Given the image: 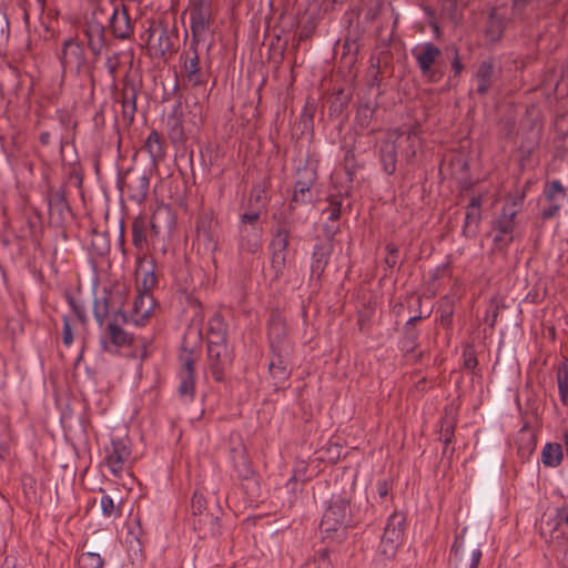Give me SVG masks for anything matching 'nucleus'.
Listing matches in <instances>:
<instances>
[{
  "label": "nucleus",
  "mask_w": 568,
  "mask_h": 568,
  "mask_svg": "<svg viewBox=\"0 0 568 568\" xmlns=\"http://www.w3.org/2000/svg\"><path fill=\"white\" fill-rule=\"evenodd\" d=\"M420 148V138L417 129L408 131L394 129L387 132L378 149L379 162L383 171L392 175L397 169V153L400 151L407 165L412 164Z\"/></svg>",
  "instance_id": "obj_1"
},
{
  "label": "nucleus",
  "mask_w": 568,
  "mask_h": 568,
  "mask_svg": "<svg viewBox=\"0 0 568 568\" xmlns=\"http://www.w3.org/2000/svg\"><path fill=\"white\" fill-rule=\"evenodd\" d=\"M349 503V498L344 496H334L331 499L320 525L324 539L342 542L346 538L347 528L355 525Z\"/></svg>",
  "instance_id": "obj_2"
},
{
  "label": "nucleus",
  "mask_w": 568,
  "mask_h": 568,
  "mask_svg": "<svg viewBox=\"0 0 568 568\" xmlns=\"http://www.w3.org/2000/svg\"><path fill=\"white\" fill-rule=\"evenodd\" d=\"M484 536L476 535L465 527L456 537L452 547L449 565L453 568H477L481 558V544Z\"/></svg>",
  "instance_id": "obj_3"
},
{
  "label": "nucleus",
  "mask_w": 568,
  "mask_h": 568,
  "mask_svg": "<svg viewBox=\"0 0 568 568\" xmlns=\"http://www.w3.org/2000/svg\"><path fill=\"white\" fill-rule=\"evenodd\" d=\"M173 224V216L168 206L158 207L150 221L139 215L132 222V242L135 248L143 252L148 246V226L154 236H158L163 230H170Z\"/></svg>",
  "instance_id": "obj_4"
},
{
  "label": "nucleus",
  "mask_w": 568,
  "mask_h": 568,
  "mask_svg": "<svg viewBox=\"0 0 568 568\" xmlns=\"http://www.w3.org/2000/svg\"><path fill=\"white\" fill-rule=\"evenodd\" d=\"M422 77L428 83H438L445 74L446 64L442 50L433 42H425L412 49Z\"/></svg>",
  "instance_id": "obj_5"
},
{
  "label": "nucleus",
  "mask_w": 568,
  "mask_h": 568,
  "mask_svg": "<svg viewBox=\"0 0 568 568\" xmlns=\"http://www.w3.org/2000/svg\"><path fill=\"white\" fill-rule=\"evenodd\" d=\"M406 518L402 513H393L384 528L377 549L384 559H393L403 542Z\"/></svg>",
  "instance_id": "obj_6"
},
{
  "label": "nucleus",
  "mask_w": 568,
  "mask_h": 568,
  "mask_svg": "<svg viewBox=\"0 0 568 568\" xmlns=\"http://www.w3.org/2000/svg\"><path fill=\"white\" fill-rule=\"evenodd\" d=\"M118 186L122 193H126L130 201L143 203L149 194V174L140 168H129L118 180Z\"/></svg>",
  "instance_id": "obj_7"
},
{
  "label": "nucleus",
  "mask_w": 568,
  "mask_h": 568,
  "mask_svg": "<svg viewBox=\"0 0 568 568\" xmlns=\"http://www.w3.org/2000/svg\"><path fill=\"white\" fill-rule=\"evenodd\" d=\"M129 322V317L122 308H118L113 313V318L105 326V333L100 337L103 352L112 353L113 347H123L134 343V338L121 326Z\"/></svg>",
  "instance_id": "obj_8"
},
{
  "label": "nucleus",
  "mask_w": 568,
  "mask_h": 568,
  "mask_svg": "<svg viewBox=\"0 0 568 568\" xmlns=\"http://www.w3.org/2000/svg\"><path fill=\"white\" fill-rule=\"evenodd\" d=\"M568 529V510L562 506L557 508V515L542 521L540 534L552 545L557 555H566L568 550L566 531Z\"/></svg>",
  "instance_id": "obj_9"
},
{
  "label": "nucleus",
  "mask_w": 568,
  "mask_h": 568,
  "mask_svg": "<svg viewBox=\"0 0 568 568\" xmlns=\"http://www.w3.org/2000/svg\"><path fill=\"white\" fill-rule=\"evenodd\" d=\"M316 181L317 172L314 168L304 165L296 170V181L288 204V210L291 212L295 209V205H304L313 202V189Z\"/></svg>",
  "instance_id": "obj_10"
},
{
  "label": "nucleus",
  "mask_w": 568,
  "mask_h": 568,
  "mask_svg": "<svg viewBox=\"0 0 568 568\" xmlns=\"http://www.w3.org/2000/svg\"><path fill=\"white\" fill-rule=\"evenodd\" d=\"M219 222L212 210H202L195 221V240L206 252L213 253L217 248Z\"/></svg>",
  "instance_id": "obj_11"
},
{
  "label": "nucleus",
  "mask_w": 568,
  "mask_h": 568,
  "mask_svg": "<svg viewBox=\"0 0 568 568\" xmlns=\"http://www.w3.org/2000/svg\"><path fill=\"white\" fill-rule=\"evenodd\" d=\"M280 224H282V226L277 229L271 241V270L274 273L273 281H277L284 274L286 252L290 244V231L285 226L287 221L283 219L280 221Z\"/></svg>",
  "instance_id": "obj_12"
},
{
  "label": "nucleus",
  "mask_w": 568,
  "mask_h": 568,
  "mask_svg": "<svg viewBox=\"0 0 568 568\" xmlns=\"http://www.w3.org/2000/svg\"><path fill=\"white\" fill-rule=\"evenodd\" d=\"M59 60L63 73L80 74L89 69L83 45L71 38L64 40Z\"/></svg>",
  "instance_id": "obj_13"
},
{
  "label": "nucleus",
  "mask_w": 568,
  "mask_h": 568,
  "mask_svg": "<svg viewBox=\"0 0 568 568\" xmlns=\"http://www.w3.org/2000/svg\"><path fill=\"white\" fill-rule=\"evenodd\" d=\"M200 39L201 38L192 37L189 48L181 54L184 75L187 82L193 87L202 85L207 80L205 72L200 68V57L197 52Z\"/></svg>",
  "instance_id": "obj_14"
},
{
  "label": "nucleus",
  "mask_w": 568,
  "mask_h": 568,
  "mask_svg": "<svg viewBox=\"0 0 568 568\" xmlns=\"http://www.w3.org/2000/svg\"><path fill=\"white\" fill-rule=\"evenodd\" d=\"M108 27L116 39L125 40L133 34L134 26L130 18L129 9L122 0H114L112 2V13L109 18Z\"/></svg>",
  "instance_id": "obj_15"
},
{
  "label": "nucleus",
  "mask_w": 568,
  "mask_h": 568,
  "mask_svg": "<svg viewBox=\"0 0 568 568\" xmlns=\"http://www.w3.org/2000/svg\"><path fill=\"white\" fill-rule=\"evenodd\" d=\"M148 44L155 57L163 58L172 52L174 47V34L162 22L152 23L148 30Z\"/></svg>",
  "instance_id": "obj_16"
},
{
  "label": "nucleus",
  "mask_w": 568,
  "mask_h": 568,
  "mask_svg": "<svg viewBox=\"0 0 568 568\" xmlns=\"http://www.w3.org/2000/svg\"><path fill=\"white\" fill-rule=\"evenodd\" d=\"M212 4L207 0H192L190 7V28L194 38H201L209 29L212 19Z\"/></svg>",
  "instance_id": "obj_17"
},
{
  "label": "nucleus",
  "mask_w": 568,
  "mask_h": 568,
  "mask_svg": "<svg viewBox=\"0 0 568 568\" xmlns=\"http://www.w3.org/2000/svg\"><path fill=\"white\" fill-rule=\"evenodd\" d=\"M141 85L128 75L123 80V85L120 91V98L118 101L122 105V121L125 125H131L134 121L136 112V99L140 92Z\"/></svg>",
  "instance_id": "obj_18"
},
{
  "label": "nucleus",
  "mask_w": 568,
  "mask_h": 568,
  "mask_svg": "<svg viewBox=\"0 0 568 568\" xmlns=\"http://www.w3.org/2000/svg\"><path fill=\"white\" fill-rule=\"evenodd\" d=\"M233 466L241 480V485L245 493L254 496L258 490V484L254 478V470L251 467L250 459L244 450H232Z\"/></svg>",
  "instance_id": "obj_19"
},
{
  "label": "nucleus",
  "mask_w": 568,
  "mask_h": 568,
  "mask_svg": "<svg viewBox=\"0 0 568 568\" xmlns=\"http://www.w3.org/2000/svg\"><path fill=\"white\" fill-rule=\"evenodd\" d=\"M104 462L114 476H120L123 471L125 462L131 455V450L123 439H112L110 445L104 448Z\"/></svg>",
  "instance_id": "obj_20"
},
{
  "label": "nucleus",
  "mask_w": 568,
  "mask_h": 568,
  "mask_svg": "<svg viewBox=\"0 0 568 568\" xmlns=\"http://www.w3.org/2000/svg\"><path fill=\"white\" fill-rule=\"evenodd\" d=\"M232 363V352L229 346H210L207 347V364L212 377L215 382L224 381L225 369Z\"/></svg>",
  "instance_id": "obj_21"
},
{
  "label": "nucleus",
  "mask_w": 568,
  "mask_h": 568,
  "mask_svg": "<svg viewBox=\"0 0 568 568\" xmlns=\"http://www.w3.org/2000/svg\"><path fill=\"white\" fill-rule=\"evenodd\" d=\"M135 278L138 291L151 293L155 287V264L151 256L144 254L136 257Z\"/></svg>",
  "instance_id": "obj_22"
},
{
  "label": "nucleus",
  "mask_w": 568,
  "mask_h": 568,
  "mask_svg": "<svg viewBox=\"0 0 568 568\" xmlns=\"http://www.w3.org/2000/svg\"><path fill=\"white\" fill-rule=\"evenodd\" d=\"M506 28V14L499 8H493L483 26V34L487 45L499 42Z\"/></svg>",
  "instance_id": "obj_23"
},
{
  "label": "nucleus",
  "mask_w": 568,
  "mask_h": 568,
  "mask_svg": "<svg viewBox=\"0 0 568 568\" xmlns=\"http://www.w3.org/2000/svg\"><path fill=\"white\" fill-rule=\"evenodd\" d=\"M291 352H272L268 364V372L273 379L274 389L278 390L290 379L291 368L288 367V356Z\"/></svg>",
  "instance_id": "obj_24"
},
{
  "label": "nucleus",
  "mask_w": 568,
  "mask_h": 568,
  "mask_svg": "<svg viewBox=\"0 0 568 568\" xmlns=\"http://www.w3.org/2000/svg\"><path fill=\"white\" fill-rule=\"evenodd\" d=\"M268 342L271 352H291L292 346L286 336V325L278 315H272L268 322Z\"/></svg>",
  "instance_id": "obj_25"
},
{
  "label": "nucleus",
  "mask_w": 568,
  "mask_h": 568,
  "mask_svg": "<svg viewBox=\"0 0 568 568\" xmlns=\"http://www.w3.org/2000/svg\"><path fill=\"white\" fill-rule=\"evenodd\" d=\"M517 214L518 210L516 202L505 204L500 213L491 221L493 232H498L508 236L513 235L517 226Z\"/></svg>",
  "instance_id": "obj_26"
},
{
  "label": "nucleus",
  "mask_w": 568,
  "mask_h": 568,
  "mask_svg": "<svg viewBox=\"0 0 568 568\" xmlns=\"http://www.w3.org/2000/svg\"><path fill=\"white\" fill-rule=\"evenodd\" d=\"M481 196H473L466 206L465 222L462 230L463 236L474 239L478 234L481 221Z\"/></svg>",
  "instance_id": "obj_27"
},
{
  "label": "nucleus",
  "mask_w": 568,
  "mask_h": 568,
  "mask_svg": "<svg viewBox=\"0 0 568 568\" xmlns=\"http://www.w3.org/2000/svg\"><path fill=\"white\" fill-rule=\"evenodd\" d=\"M262 246V227L243 226L239 229V250L242 254H255Z\"/></svg>",
  "instance_id": "obj_28"
},
{
  "label": "nucleus",
  "mask_w": 568,
  "mask_h": 568,
  "mask_svg": "<svg viewBox=\"0 0 568 568\" xmlns=\"http://www.w3.org/2000/svg\"><path fill=\"white\" fill-rule=\"evenodd\" d=\"M85 36L91 52L95 57L100 55L103 48L106 45V38L105 28L95 19V12L93 17L87 21Z\"/></svg>",
  "instance_id": "obj_29"
},
{
  "label": "nucleus",
  "mask_w": 568,
  "mask_h": 568,
  "mask_svg": "<svg viewBox=\"0 0 568 568\" xmlns=\"http://www.w3.org/2000/svg\"><path fill=\"white\" fill-rule=\"evenodd\" d=\"M133 302V310L130 314L129 321L136 326H142L149 318L153 308L154 300L151 293L138 291Z\"/></svg>",
  "instance_id": "obj_30"
},
{
  "label": "nucleus",
  "mask_w": 568,
  "mask_h": 568,
  "mask_svg": "<svg viewBox=\"0 0 568 568\" xmlns=\"http://www.w3.org/2000/svg\"><path fill=\"white\" fill-rule=\"evenodd\" d=\"M48 206L51 219H55L59 222L65 220V216L70 214V206L65 197V190L63 187L58 190H49Z\"/></svg>",
  "instance_id": "obj_31"
},
{
  "label": "nucleus",
  "mask_w": 568,
  "mask_h": 568,
  "mask_svg": "<svg viewBox=\"0 0 568 568\" xmlns=\"http://www.w3.org/2000/svg\"><path fill=\"white\" fill-rule=\"evenodd\" d=\"M333 248L334 245L329 242L318 243L314 246L311 263V273L313 276L321 278L329 262Z\"/></svg>",
  "instance_id": "obj_32"
},
{
  "label": "nucleus",
  "mask_w": 568,
  "mask_h": 568,
  "mask_svg": "<svg viewBox=\"0 0 568 568\" xmlns=\"http://www.w3.org/2000/svg\"><path fill=\"white\" fill-rule=\"evenodd\" d=\"M142 150L150 155L152 165L156 168L165 158V141L158 131L152 130L143 143Z\"/></svg>",
  "instance_id": "obj_33"
},
{
  "label": "nucleus",
  "mask_w": 568,
  "mask_h": 568,
  "mask_svg": "<svg viewBox=\"0 0 568 568\" xmlns=\"http://www.w3.org/2000/svg\"><path fill=\"white\" fill-rule=\"evenodd\" d=\"M192 525L202 538L209 536H216L220 534V518L217 515L207 511L195 516L192 519Z\"/></svg>",
  "instance_id": "obj_34"
},
{
  "label": "nucleus",
  "mask_w": 568,
  "mask_h": 568,
  "mask_svg": "<svg viewBox=\"0 0 568 568\" xmlns=\"http://www.w3.org/2000/svg\"><path fill=\"white\" fill-rule=\"evenodd\" d=\"M118 308L113 307V296L111 293L104 291L101 296H97L93 302V315L99 326H103L106 317L111 316L113 318V313Z\"/></svg>",
  "instance_id": "obj_35"
},
{
  "label": "nucleus",
  "mask_w": 568,
  "mask_h": 568,
  "mask_svg": "<svg viewBox=\"0 0 568 568\" xmlns=\"http://www.w3.org/2000/svg\"><path fill=\"white\" fill-rule=\"evenodd\" d=\"M495 64L491 59L483 61L476 71L475 79L477 81V93L487 94L494 82Z\"/></svg>",
  "instance_id": "obj_36"
},
{
  "label": "nucleus",
  "mask_w": 568,
  "mask_h": 568,
  "mask_svg": "<svg viewBox=\"0 0 568 568\" xmlns=\"http://www.w3.org/2000/svg\"><path fill=\"white\" fill-rule=\"evenodd\" d=\"M517 450L523 459H528L536 449L537 437L532 429L528 425H524L519 430L517 437Z\"/></svg>",
  "instance_id": "obj_37"
},
{
  "label": "nucleus",
  "mask_w": 568,
  "mask_h": 568,
  "mask_svg": "<svg viewBox=\"0 0 568 568\" xmlns=\"http://www.w3.org/2000/svg\"><path fill=\"white\" fill-rule=\"evenodd\" d=\"M564 458L562 447L558 443H548L541 452V462L545 466L557 467Z\"/></svg>",
  "instance_id": "obj_38"
},
{
  "label": "nucleus",
  "mask_w": 568,
  "mask_h": 568,
  "mask_svg": "<svg viewBox=\"0 0 568 568\" xmlns=\"http://www.w3.org/2000/svg\"><path fill=\"white\" fill-rule=\"evenodd\" d=\"M351 101V94L346 93L344 89H338L333 93L328 106L329 116L337 118L347 108Z\"/></svg>",
  "instance_id": "obj_39"
},
{
  "label": "nucleus",
  "mask_w": 568,
  "mask_h": 568,
  "mask_svg": "<svg viewBox=\"0 0 568 568\" xmlns=\"http://www.w3.org/2000/svg\"><path fill=\"white\" fill-rule=\"evenodd\" d=\"M404 336L400 341L402 351L405 353H413L418 346L419 332L416 328H409V326L403 327Z\"/></svg>",
  "instance_id": "obj_40"
},
{
  "label": "nucleus",
  "mask_w": 568,
  "mask_h": 568,
  "mask_svg": "<svg viewBox=\"0 0 568 568\" xmlns=\"http://www.w3.org/2000/svg\"><path fill=\"white\" fill-rule=\"evenodd\" d=\"M267 192L264 187L257 185L251 191L248 199L250 209H257L260 211L266 210L267 206Z\"/></svg>",
  "instance_id": "obj_41"
},
{
  "label": "nucleus",
  "mask_w": 568,
  "mask_h": 568,
  "mask_svg": "<svg viewBox=\"0 0 568 568\" xmlns=\"http://www.w3.org/2000/svg\"><path fill=\"white\" fill-rule=\"evenodd\" d=\"M178 390L180 396L193 399L195 392V375H191L190 373H180V385Z\"/></svg>",
  "instance_id": "obj_42"
},
{
  "label": "nucleus",
  "mask_w": 568,
  "mask_h": 568,
  "mask_svg": "<svg viewBox=\"0 0 568 568\" xmlns=\"http://www.w3.org/2000/svg\"><path fill=\"white\" fill-rule=\"evenodd\" d=\"M375 109L368 102L361 104L357 108L355 122L361 129H367L374 116Z\"/></svg>",
  "instance_id": "obj_43"
},
{
  "label": "nucleus",
  "mask_w": 568,
  "mask_h": 568,
  "mask_svg": "<svg viewBox=\"0 0 568 568\" xmlns=\"http://www.w3.org/2000/svg\"><path fill=\"white\" fill-rule=\"evenodd\" d=\"M439 323L448 328L453 323L454 303L448 297H444L438 307Z\"/></svg>",
  "instance_id": "obj_44"
},
{
  "label": "nucleus",
  "mask_w": 568,
  "mask_h": 568,
  "mask_svg": "<svg viewBox=\"0 0 568 568\" xmlns=\"http://www.w3.org/2000/svg\"><path fill=\"white\" fill-rule=\"evenodd\" d=\"M103 564L104 561L98 552L85 551L78 557L79 568H102Z\"/></svg>",
  "instance_id": "obj_45"
},
{
  "label": "nucleus",
  "mask_w": 568,
  "mask_h": 568,
  "mask_svg": "<svg viewBox=\"0 0 568 568\" xmlns=\"http://www.w3.org/2000/svg\"><path fill=\"white\" fill-rule=\"evenodd\" d=\"M566 358L560 364L558 369V387L561 402L567 405L568 404V364L566 363Z\"/></svg>",
  "instance_id": "obj_46"
},
{
  "label": "nucleus",
  "mask_w": 568,
  "mask_h": 568,
  "mask_svg": "<svg viewBox=\"0 0 568 568\" xmlns=\"http://www.w3.org/2000/svg\"><path fill=\"white\" fill-rule=\"evenodd\" d=\"M10 21L3 8L0 7V52L6 51L10 39Z\"/></svg>",
  "instance_id": "obj_47"
},
{
  "label": "nucleus",
  "mask_w": 568,
  "mask_h": 568,
  "mask_svg": "<svg viewBox=\"0 0 568 568\" xmlns=\"http://www.w3.org/2000/svg\"><path fill=\"white\" fill-rule=\"evenodd\" d=\"M545 200L547 202H555L557 200H564L566 190L559 181H552L547 183L544 190Z\"/></svg>",
  "instance_id": "obj_48"
},
{
  "label": "nucleus",
  "mask_w": 568,
  "mask_h": 568,
  "mask_svg": "<svg viewBox=\"0 0 568 568\" xmlns=\"http://www.w3.org/2000/svg\"><path fill=\"white\" fill-rule=\"evenodd\" d=\"M328 205L323 209L322 214L331 222H336L342 214V200L339 197H328Z\"/></svg>",
  "instance_id": "obj_49"
},
{
  "label": "nucleus",
  "mask_w": 568,
  "mask_h": 568,
  "mask_svg": "<svg viewBox=\"0 0 568 568\" xmlns=\"http://www.w3.org/2000/svg\"><path fill=\"white\" fill-rule=\"evenodd\" d=\"M455 434V424L453 420H448L447 418H444L442 420V426L439 430V440L446 445L449 446L453 443L454 435Z\"/></svg>",
  "instance_id": "obj_50"
},
{
  "label": "nucleus",
  "mask_w": 568,
  "mask_h": 568,
  "mask_svg": "<svg viewBox=\"0 0 568 568\" xmlns=\"http://www.w3.org/2000/svg\"><path fill=\"white\" fill-rule=\"evenodd\" d=\"M478 365L475 348L471 344H467L463 349V366L464 368L474 372Z\"/></svg>",
  "instance_id": "obj_51"
},
{
  "label": "nucleus",
  "mask_w": 568,
  "mask_h": 568,
  "mask_svg": "<svg viewBox=\"0 0 568 568\" xmlns=\"http://www.w3.org/2000/svg\"><path fill=\"white\" fill-rule=\"evenodd\" d=\"M102 514L106 517L121 516L120 507L115 506L113 499L109 495H103L100 499Z\"/></svg>",
  "instance_id": "obj_52"
},
{
  "label": "nucleus",
  "mask_w": 568,
  "mask_h": 568,
  "mask_svg": "<svg viewBox=\"0 0 568 568\" xmlns=\"http://www.w3.org/2000/svg\"><path fill=\"white\" fill-rule=\"evenodd\" d=\"M209 333L210 334H227V325L224 322V318L220 314H214L209 320Z\"/></svg>",
  "instance_id": "obj_53"
},
{
  "label": "nucleus",
  "mask_w": 568,
  "mask_h": 568,
  "mask_svg": "<svg viewBox=\"0 0 568 568\" xmlns=\"http://www.w3.org/2000/svg\"><path fill=\"white\" fill-rule=\"evenodd\" d=\"M514 236L500 234L498 232H495L494 239H493V252H500L506 253L508 246L513 242Z\"/></svg>",
  "instance_id": "obj_54"
},
{
  "label": "nucleus",
  "mask_w": 568,
  "mask_h": 568,
  "mask_svg": "<svg viewBox=\"0 0 568 568\" xmlns=\"http://www.w3.org/2000/svg\"><path fill=\"white\" fill-rule=\"evenodd\" d=\"M65 298H67V302L68 304L70 305V307L72 308L77 320L82 324V325H87L88 324V317H87V313H85V310L84 307L79 304L77 302V300L71 295V294H67L65 295Z\"/></svg>",
  "instance_id": "obj_55"
},
{
  "label": "nucleus",
  "mask_w": 568,
  "mask_h": 568,
  "mask_svg": "<svg viewBox=\"0 0 568 568\" xmlns=\"http://www.w3.org/2000/svg\"><path fill=\"white\" fill-rule=\"evenodd\" d=\"M261 212L262 211L257 209H252V211L241 214L239 229L243 226H260L257 222L260 220Z\"/></svg>",
  "instance_id": "obj_56"
},
{
  "label": "nucleus",
  "mask_w": 568,
  "mask_h": 568,
  "mask_svg": "<svg viewBox=\"0 0 568 568\" xmlns=\"http://www.w3.org/2000/svg\"><path fill=\"white\" fill-rule=\"evenodd\" d=\"M498 314H499V305L495 300H493L489 304V307H488L486 316H485V323H487L490 328L495 327L497 318H498Z\"/></svg>",
  "instance_id": "obj_57"
},
{
  "label": "nucleus",
  "mask_w": 568,
  "mask_h": 568,
  "mask_svg": "<svg viewBox=\"0 0 568 568\" xmlns=\"http://www.w3.org/2000/svg\"><path fill=\"white\" fill-rule=\"evenodd\" d=\"M191 509L193 518L205 513V499L201 494L194 493L191 500Z\"/></svg>",
  "instance_id": "obj_58"
},
{
  "label": "nucleus",
  "mask_w": 568,
  "mask_h": 568,
  "mask_svg": "<svg viewBox=\"0 0 568 568\" xmlns=\"http://www.w3.org/2000/svg\"><path fill=\"white\" fill-rule=\"evenodd\" d=\"M180 358L183 364V369L181 371V373H190L191 375H195L194 364L196 362V357L193 354V352L190 351L187 353H184L180 356Z\"/></svg>",
  "instance_id": "obj_59"
},
{
  "label": "nucleus",
  "mask_w": 568,
  "mask_h": 568,
  "mask_svg": "<svg viewBox=\"0 0 568 568\" xmlns=\"http://www.w3.org/2000/svg\"><path fill=\"white\" fill-rule=\"evenodd\" d=\"M286 45V42L280 45L278 37L276 38V42H274V40L271 42L270 50L274 51V55L272 57V59L276 64L282 63Z\"/></svg>",
  "instance_id": "obj_60"
},
{
  "label": "nucleus",
  "mask_w": 568,
  "mask_h": 568,
  "mask_svg": "<svg viewBox=\"0 0 568 568\" xmlns=\"http://www.w3.org/2000/svg\"><path fill=\"white\" fill-rule=\"evenodd\" d=\"M387 255L385 257V263L388 267H395L398 264V247L394 244L386 245Z\"/></svg>",
  "instance_id": "obj_61"
},
{
  "label": "nucleus",
  "mask_w": 568,
  "mask_h": 568,
  "mask_svg": "<svg viewBox=\"0 0 568 568\" xmlns=\"http://www.w3.org/2000/svg\"><path fill=\"white\" fill-rule=\"evenodd\" d=\"M120 65L119 57L118 54H112L105 59V68L112 78V81L114 82L116 79L118 69Z\"/></svg>",
  "instance_id": "obj_62"
},
{
  "label": "nucleus",
  "mask_w": 568,
  "mask_h": 568,
  "mask_svg": "<svg viewBox=\"0 0 568 568\" xmlns=\"http://www.w3.org/2000/svg\"><path fill=\"white\" fill-rule=\"evenodd\" d=\"M62 339L65 346H70L73 342V333L71 329L70 320L67 316L63 317Z\"/></svg>",
  "instance_id": "obj_63"
},
{
  "label": "nucleus",
  "mask_w": 568,
  "mask_h": 568,
  "mask_svg": "<svg viewBox=\"0 0 568 568\" xmlns=\"http://www.w3.org/2000/svg\"><path fill=\"white\" fill-rule=\"evenodd\" d=\"M210 346H227L226 335L224 334H210L207 332V347Z\"/></svg>",
  "instance_id": "obj_64"
}]
</instances>
